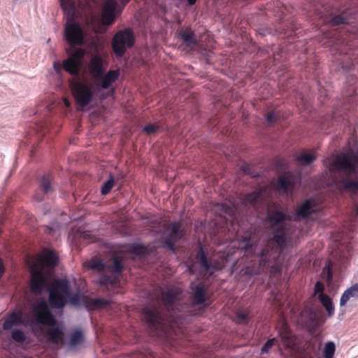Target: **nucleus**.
Returning <instances> with one entry per match:
<instances>
[{
	"instance_id": "46",
	"label": "nucleus",
	"mask_w": 358,
	"mask_h": 358,
	"mask_svg": "<svg viewBox=\"0 0 358 358\" xmlns=\"http://www.w3.org/2000/svg\"><path fill=\"white\" fill-rule=\"evenodd\" d=\"M285 301L283 299L282 294L281 293H278L274 295L273 297V305L280 309L284 305ZM279 311V310H278Z\"/></svg>"
},
{
	"instance_id": "7",
	"label": "nucleus",
	"mask_w": 358,
	"mask_h": 358,
	"mask_svg": "<svg viewBox=\"0 0 358 358\" xmlns=\"http://www.w3.org/2000/svg\"><path fill=\"white\" fill-rule=\"evenodd\" d=\"M135 43V37L132 30L125 28L117 31L112 40V48L117 57H122L127 49L133 47Z\"/></svg>"
},
{
	"instance_id": "45",
	"label": "nucleus",
	"mask_w": 358,
	"mask_h": 358,
	"mask_svg": "<svg viewBox=\"0 0 358 358\" xmlns=\"http://www.w3.org/2000/svg\"><path fill=\"white\" fill-rule=\"evenodd\" d=\"M266 121L268 124H273L279 119V114L275 111L268 112L266 115Z\"/></svg>"
},
{
	"instance_id": "8",
	"label": "nucleus",
	"mask_w": 358,
	"mask_h": 358,
	"mask_svg": "<svg viewBox=\"0 0 358 358\" xmlns=\"http://www.w3.org/2000/svg\"><path fill=\"white\" fill-rule=\"evenodd\" d=\"M165 229L164 232V238H162L163 247L167 248L172 252H176V243L183 236L180 222H173L169 224H164Z\"/></svg>"
},
{
	"instance_id": "53",
	"label": "nucleus",
	"mask_w": 358,
	"mask_h": 358,
	"mask_svg": "<svg viewBox=\"0 0 358 358\" xmlns=\"http://www.w3.org/2000/svg\"><path fill=\"white\" fill-rule=\"evenodd\" d=\"M187 1L189 6H193L195 4V3L196 2L197 0H187Z\"/></svg>"
},
{
	"instance_id": "34",
	"label": "nucleus",
	"mask_w": 358,
	"mask_h": 358,
	"mask_svg": "<svg viewBox=\"0 0 358 358\" xmlns=\"http://www.w3.org/2000/svg\"><path fill=\"white\" fill-rule=\"evenodd\" d=\"M88 267L92 270L96 271L100 273L101 275L102 274H105V263L100 259L95 258L92 259L88 262Z\"/></svg>"
},
{
	"instance_id": "15",
	"label": "nucleus",
	"mask_w": 358,
	"mask_h": 358,
	"mask_svg": "<svg viewBox=\"0 0 358 358\" xmlns=\"http://www.w3.org/2000/svg\"><path fill=\"white\" fill-rule=\"evenodd\" d=\"M47 285V278L42 270H33L31 273L30 288L32 293L41 294Z\"/></svg>"
},
{
	"instance_id": "22",
	"label": "nucleus",
	"mask_w": 358,
	"mask_h": 358,
	"mask_svg": "<svg viewBox=\"0 0 358 358\" xmlns=\"http://www.w3.org/2000/svg\"><path fill=\"white\" fill-rule=\"evenodd\" d=\"M180 294V291L176 287L169 288L162 292L161 300L168 310L173 309L175 303L179 299Z\"/></svg>"
},
{
	"instance_id": "25",
	"label": "nucleus",
	"mask_w": 358,
	"mask_h": 358,
	"mask_svg": "<svg viewBox=\"0 0 358 358\" xmlns=\"http://www.w3.org/2000/svg\"><path fill=\"white\" fill-rule=\"evenodd\" d=\"M179 36L182 42L189 48H193L197 45V39L191 28H187L180 31Z\"/></svg>"
},
{
	"instance_id": "18",
	"label": "nucleus",
	"mask_w": 358,
	"mask_h": 358,
	"mask_svg": "<svg viewBox=\"0 0 358 358\" xmlns=\"http://www.w3.org/2000/svg\"><path fill=\"white\" fill-rule=\"evenodd\" d=\"M45 335L48 341L52 344L62 343L64 338V329L62 324L57 322L55 326H47Z\"/></svg>"
},
{
	"instance_id": "41",
	"label": "nucleus",
	"mask_w": 358,
	"mask_h": 358,
	"mask_svg": "<svg viewBox=\"0 0 358 358\" xmlns=\"http://www.w3.org/2000/svg\"><path fill=\"white\" fill-rule=\"evenodd\" d=\"M11 338L15 341L18 342V343H23L26 339V336H25L24 334L23 333V331L20 329H13L12 331Z\"/></svg>"
},
{
	"instance_id": "29",
	"label": "nucleus",
	"mask_w": 358,
	"mask_h": 358,
	"mask_svg": "<svg viewBox=\"0 0 358 358\" xmlns=\"http://www.w3.org/2000/svg\"><path fill=\"white\" fill-rule=\"evenodd\" d=\"M41 263L49 268H53L57 264L58 258L55 252L46 250L41 257Z\"/></svg>"
},
{
	"instance_id": "44",
	"label": "nucleus",
	"mask_w": 358,
	"mask_h": 358,
	"mask_svg": "<svg viewBox=\"0 0 358 358\" xmlns=\"http://www.w3.org/2000/svg\"><path fill=\"white\" fill-rule=\"evenodd\" d=\"M222 207V209L223 210V212L225 214H227L231 217H233L236 213V208L235 207L234 204H232L231 206H228L226 203H222L220 205Z\"/></svg>"
},
{
	"instance_id": "35",
	"label": "nucleus",
	"mask_w": 358,
	"mask_h": 358,
	"mask_svg": "<svg viewBox=\"0 0 358 358\" xmlns=\"http://www.w3.org/2000/svg\"><path fill=\"white\" fill-rule=\"evenodd\" d=\"M88 305L92 309H101L107 307L109 301L103 298H95L90 299Z\"/></svg>"
},
{
	"instance_id": "36",
	"label": "nucleus",
	"mask_w": 358,
	"mask_h": 358,
	"mask_svg": "<svg viewBox=\"0 0 358 358\" xmlns=\"http://www.w3.org/2000/svg\"><path fill=\"white\" fill-rule=\"evenodd\" d=\"M83 341V334L80 330H76L71 334L69 345L73 348L75 347Z\"/></svg>"
},
{
	"instance_id": "27",
	"label": "nucleus",
	"mask_w": 358,
	"mask_h": 358,
	"mask_svg": "<svg viewBox=\"0 0 358 358\" xmlns=\"http://www.w3.org/2000/svg\"><path fill=\"white\" fill-rule=\"evenodd\" d=\"M352 298L358 299V282L352 285L343 293L340 299V306H344Z\"/></svg>"
},
{
	"instance_id": "19",
	"label": "nucleus",
	"mask_w": 358,
	"mask_h": 358,
	"mask_svg": "<svg viewBox=\"0 0 358 358\" xmlns=\"http://www.w3.org/2000/svg\"><path fill=\"white\" fill-rule=\"evenodd\" d=\"M103 61L99 55L93 56L89 62L87 68L90 76L99 81L104 73Z\"/></svg>"
},
{
	"instance_id": "21",
	"label": "nucleus",
	"mask_w": 358,
	"mask_h": 358,
	"mask_svg": "<svg viewBox=\"0 0 358 358\" xmlns=\"http://www.w3.org/2000/svg\"><path fill=\"white\" fill-rule=\"evenodd\" d=\"M116 0H107L102 10V22L104 25L113 24L115 19Z\"/></svg>"
},
{
	"instance_id": "23",
	"label": "nucleus",
	"mask_w": 358,
	"mask_h": 358,
	"mask_svg": "<svg viewBox=\"0 0 358 358\" xmlns=\"http://www.w3.org/2000/svg\"><path fill=\"white\" fill-rule=\"evenodd\" d=\"M192 291V299L194 305H201L206 301V290L203 282H192L189 287Z\"/></svg>"
},
{
	"instance_id": "26",
	"label": "nucleus",
	"mask_w": 358,
	"mask_h": 358,
	"mask_svg": "<svg viewBox=\"0 0 358 358\" xmlns=\"http://www.w3.org/2000/svg\"><path fill=\"white\" fill-rule=\"evenodd\" d=\"M301 315L306 317V324L310 328L315 329L318 326V315L313 308H304Z\"/></svg>"
},
{
	"instance_id": "33",
	"label": "nucleus",
	"mask_w": 358,
	"mask_h": 358,
	"mask_svg": "<svg viewBox=\"0 0 358 358\" xmlns=\"http://www.w3.org/2000/svg\"><path fill=\"white\" fill-rule=\"evenodd\" d=\"M350 22L348 10H345L341 14L334 16L331 20V23L334 26L345 24H348Z\"/></svg>"
},
{
	"instance_id": "24",
	"label": "nucleus",
	"mask_w": 358,
	"mask_h": 358,
	"mask_svg": "<svg viewBox=\"0 0 358 358\" xmlns=\"http://www.w3.org/2000/svg\"><path fill=\"white\" fill-rule=\"evenodd\" d=\"M119 76L118 70H110L105 75L103 74L99 81H95V85L102 89H108L118 79Z\"/></svg>"
},
{
	"instance_id": "37",
	"label": "nucleus",
	"mask_w": 358,
	"mask_h": 358,
	"mask_svg": "<svg viewBox=\"0 0 358 358\" xmlns=\"http://www.w3.org/2000/svg\"><path fill=\"white\" fill-rule=\"evenodd\" d=\"M315 158L316 157L313 154L303 152L301 155L297 156L296 160L301 165H309L315 161Z\"/></svg>"
},
{
	"instance_id": "20",
	"label": "nucleus",
	"mask_w": 358,
	"mask_h": 358,
	"mask_svg": "<svg viewBox=\"0 0 358 358\" xmlns=\"http://www.w3.org/2000/svg\"><path fill=\"white\" fill-rule=\"evenodd\" d=\"M266 193L265 189H261L258 191L246 194L242 198V202L245 205H250L255 208L264 203L266 199Z\"/></svg>"
},
{
	"instance_id": "47",
	"label": "nucleus",
	"mask_w": 358,
	"mask_h": 358,
	"mask_svg": "<svg viewBox=\"0 0 358 358\" xmlns=\"http://www.w3.org/2000/svg\"><path fill=\"white\" fill-rule=\"evenodd\" d=\"M324 286L321 282H317L315 285L314 287V294H318V296H321V294H325L324 293Z\"/></svg>"
},
{
	"instance_id": "2",
	"label": "nucleus",
	"mask_w": 358,
	"mask_h": 358,
	"mask_svg": "<svg viewBox=\"0 0 358 358\" xmlns=\"http://www.w3.org/2000/svg\"><path fill=\"white\" fill-rule=\"evenodd\" d=\"M85 55L84 49L77 48L74 52H69L68 58L63 61L64 69L74 76L69 80V87L77 105L81 108L88 106L94 96L92 85L79 77Z\"/></svg>"
},
{
	"instance_id": "11",
	"label": "nucleus",
	"mask_w": 358,
	"mask_h": 358,
	"mask_svg": "<svg viewBox=\"0 0 358 358\" xmlns=\"http://www.w3.org/2000/svg\"><path fill=\"white\" fill-rule=\"evenodd\" d=\"M143 315L150 329L157 330L162 327L164 319L158 307L151 306L144 308Z\"/></svg>"
},
{
	"instance_id": "31",
	"label": "nucleus",
	"mask_w": 358,
	"mask_h": 358,
	"mask_svg": "<svg viewBox=\"0 0 358 358\" xmlns=\"http://www.w3.org/2000/svg\"><path fill=\"white\" fill-rule=\"evenodd\" d=\"M333 266L332 262L329 260L321 273V277L326 280L328 285H330L333 280Z\"/></svg>"
},
{
	"instance_id": "1",
	"label": "nucleus",
	"mask_w": 358,
	"mask_h": 358,
	"mask_svg": "<svg viewBox=\"0 0 358 358\" xmlns=\"http://www.w3.org/2000/svg\"><path fill=\"white\" fill-rule=\"evenodd\" d=\"M290 216L285 212L274 209L268 210L266 213V221L269 224V229L273 234L268 238L264 247L259 252H256L257 240L255 232L248 231L244 234L240 243L241 249L247 252L254 251L257 265L255 263L252 267H247L245 273L255 275L264 272L272 260L276 261L286 246V222L290 220Z\"/></svg>"
},
{
	"instance_id": "55",
	"label": "nucleus",
	"mask_w": 358,
	"mask_h": 358,
	"mask_svg": "<svg viewBox=\"0 0 358 358\" xmlns=\"http://www.w3.org/2000/svg\"><path fill=\"white\" fill-rule=\"evenodd\" d=\"M120 1H121V3L124 6L129 2L130 0H120Z\"/></svg>"
},
{
	"instance_id": "50",
	"label": "nucleus",
	"mask_w": 358,
	"mask_h": 358,
	"mask_svg": "<svg viewBox=\"0 0 358 358\" xmlns=\"http://www.w3.org/2000/svg\"><path fill=\"white\" fill-rule=\"evenodd\" d=\"M4 272H5V268H4L3 264L2 262V260L0 259V279L3 276Z\"/></svg>"
},
{
	"instance_id": "42",
	"label": "nucleus",
	"mask_w": 358,
	"mask_h": 358,
	"mask_svg": "<svg viewBox=\"0 0 358 358\" xmlns=\"http://www.w3.org/2000/svg\"><path fill=\"white\" fill-rule=\"evenodd\" d=\"M278 340L275 338L268 339L261 349V354H266L269 352L272 347L278 343Z\"/></svg>"
},
{
	"instance_id": "56",
	"label": "nucleus",
	"mask_w": 358,
	"mask_h": 358,
	"mask_svg": "<svg viewBox=\"0 0 358 358\" xmlns=\"http://www.w3.org/2000/svg\"><path fill=\"white\" fill-rule=\"evenodd\" d=\"M354 65H355V64H354V63H352V64H350V66H348V67H346V68H347V69H352V66H354Z\"/></svg>"
},
{
	"instance_id": "51",
	"label": "nucleus",
	"mask_w": 358,
	"mask_h": 358,
	"mask_svg": "<svg viewBox=\"0 0 358 358\" xmlns=\"http://www.w3.org/2000/svg\"><path fill=\"white\" fill-rule=\"evenodd\" d=\"M348 259V255H343L342 257H341V259L339 260V263L341 265H343L345 264L346 261Z\"/></svg>"
},
{
	"instance_id": "30",
	"label": "nucleus",
	"mask_w": 358,
	"mask_h": 358,
	"mask_svg": "<svg viewBox=\"0 0 358 358\" xmlns=\"http://www.w3.org/2000/svg\"><path fill=\"white\" fill-rule=\"evenodd\" d=\"M318 299L327 310L328 316L331 317L334 314L335 310L331 299L327 294H321V296H318Z\"/></svg>"
},
{
	"instance_id": "14",
	"label": "nucleus",
	"mask_w": 358,
	"mask_h": 358,
	"mask_svg": "<svg viewBox=\"0 0 358 358\" xmlns=\"http://www.w3.org/2000/svg\"><path fill=\"white\" fill-rule=\"evenodd\" d=\"M196 259L199 262L201 267L207 271L221 270L224 266L223 262L220 263L208 259L204 249L200 243L199 244V250L196 255Z\"/></svg>"
},
{
	"instance_id": "13",
	"label": "nucleus",
	"mask_w": 358,
	"mask_h": 358,
	"mask_svg": "<svg viewBox=\"0 0 358 358\" xmlns=\"http://www.w3.org/2000/svg\"><path fill=\"white\" fill-rule=\"evenodd\" d=\"M348 32L345 36L341 35V31L332 30L329 34H327L326 36L328 38H332L336 41L341 43H346L350 48H355L358 47V44H353L352 39H358V29L352 27V30L345 29Z\"/></svg>"
},
{
	"instance_id": "43",
	"label": "nucleus",
	"mask_w": 358,
	"mask_h": 358,
	"mask_svg": "<svg viewBox=\"0 0 358 358\" xmlns=\"http://www.w3.org/2000/svg\"><path fill=\"white\" fill-rule=\"evenodd\" d=\"M159 130V126L157 124H148L143 128V132L147 135L155 134Z\"/></svg>"
},
{
	"instance_id": "4",
	"label": "nucleus",
	"mask_w": 358,
	"mask_h": 358,
	"mask_svg": "<svg viewBox=\"0 0 358 358\" xmlns=\"http://www.w3.org/2000/svg\"><path fill=\"white\" fill-rule=\"evenodd\" d=\"M64 13L68 16L64 27V39L71 45H82L85 43V33L82 27L73 21L75 2L73 0H59Z\"/></svg>"
},
{
	"instance_id": "57",
	"label": "nucleus",
	"mask_w": 358,
	"mask_h": 358,
	"mask_svg": "<svg viewBox=\"0 0 358 358\" xmlns=\"http://www.w3.org/2000/svg\"><path fill=\"white\" fill-rule=\"evenodd\" d=\"M244 172L246 173L247 174H250L249 172L247 171L246 169H244Z\"/></svg>"
},
{
	"instance_id": "3",
	"label": "nucleus",
	"mask_w": 358,
	"mask_h": 358,
	"mask_svg": "<svg viewBox=\"0 0 358 358\" xmlns=\"http://www.w3.org/2000/svg\"><path fill=\"white\" fill-rule=\"evenodd\" d=\"M358 150L353 155V160L346 155H338L330 164L331 171H343L345 178L336 180L343 189L358 193Z\"/></svg>"
},
{
	"instance_id": "38",
	"label": "nucleus",
	"mask_w": 358,
	"mask_h": 358,
	"mask_svg": "<svg viewBox=\"0 0 358 358\" xmlns=\"http://www.w3.org/2000/svg\"><path fill=\"white\" fill-rule=\"evenodd\" d=\"M236 322L238 324H246L249 322L250 316V312L248 310H238L236 313Z\"/></svg>"
},
{
	"instance_id": "54",
	"label": "nucleus",
	"mask_w": 358,
	"mask_h": 358,
	"mask_svg": "<svg viewBox=\"0 0 358 358\" xmlns=\"http://www.w3.org/2000/svg\"><path fill=\"white\" fill-rule=\"evenodd\" d=\"M78 297L77 296H74L71 298V301L72 303H76L78 301Z\"/></svg>"
},
{
	"instance_id": "9",
	"label": "nucleus",
	"mask_w": 358,
	"mask_h": 358,
	"mask_svg": "<svg viewBox=\"0 0 358 358\" xmlns=\"http://www.w3.org/2000/svg\"><path fill=\"white\" fill-rule=\"evenodd\" d=\"M33 314L37 323L45 326H55L57 321L50 311L46 301H41L33 308Z\"/></svg>"
},
{
	"instance_id": "40",
	"label": "nucleus",
	"mask_w": 358,
	"mask_h": 358,
	"mask_svg": "<svg viewBox=\"0 0 358 358\" xmlns=\"http://www.w3.org/2000/svg\"><path fill=\"white\" fill-rule=\"evenodd\" d=\"M336 350V346L334 342L329 341L326 343L324 350V358H332L334 355Z\"/></svg>"
},
{
	"instance_id": "17",
	"label": "nucleus",
	"mask_w": 358,
	"mask_h": 358,
	"mask_svg": "<svg viewBox=\"0 0 358 358\" xmlns=\"http://www.w3.org/2000/svg\"><path fill=\"white\" fill-rule=\"evenodd\" d=\"M294 186L295 181L292 174L289 172H285L278 176L275 188L280 192L288 194L293 192Z\"/></svg>"
},
{
	"instance_id": "32",
	"label": "nucleus",
	"mask_w": 358,
	"mask_h": 358,
	"mask_svg": "<svg viewBox=\"0 0 358 358\" xmlns=\"http://www.w3.org/2000/svg\"><path fill=\"white\" fill-rule=\"evenodd\" d=\"M129 251L136 255H145L150 253L148 246L140 243H133L129 245Z\"/></svg>"
},
{
	"instance_id": "16",
	"label": "nucleus",
	"mask_w": 358,
	"mask_h": 358,
	"mask_svg": "<svg viewBox=\"0 0 358 358\" xmlns=\"http://www.w3.org/2000/svg\"><path fill=\"white\" fill-rule=\"evenodd\" d=\"M316 205L313 200L308 199L299 204L294 213V220H305L316 212Z\"/></svg>"
},
{
	"instance_id": "5",
	"label": "nucleus",
	"mask_w": 358,
	"mask_h": 358,
	"mask_svg": "<svg viewBox=\"0 0 358 358\" xmlns=\"http://www.w3.org/2000/svg\"><path fill=\"white\" fill-rule=\"evenodd\" d=\"M49 303L52 308H62L71 296V288L67 280L55 279L48 288Z\"/></svg>"
},
{
	"instance_id": "28",
	"label": "nucleus",
	"mask_w": 358,
	"mask_h": 358,
	"mask_svg": "<svg viewBox=\"0 0 358 358\" xmlns=\"http://www.w3.org/2000/svg\"><path fill=\"white\" fill-rule=\"evenodd\" d=\"M23 324L22 314L21 313L13 312L3 324L4 330L10 329L14 325Z\"/></svg>"
},
{
	"instance_id": "12",
	"label": "nucleus",
	"mask_w": 358,
	"mask_h": 358,
	"mask_svg": "<svg viewBox=\"0 0 358 358\" xmlns=\"http://www.w3.org/2000/svg\"><path fill=\"white\" fill-rule=\"evenodd\" d=\"M54 177L51 173L44 174L38 180V189L34 195V198L38 201L44 200L45 195L52 193L55 191V186L53 184Z\"/></svg>"
},
{
	"instance_id": "6",
	"label": "nucleus",
	"mask_w": 358,
	"mask_h": 358,
	"mask_svg": "<svg viewBox=\"0 0 358 358\" xmlns=\"http://www.w3.org/2000/svg\"><path fill=\"white\" fill-rule=\"evenodd\" d=\"M123 259L120 256L113 255L112 258L105 262V272L110 274H102L99 278V283L105 286L117 285L118 278L123 271Z\"/></svg>"
},
{
	"instance_id": "52",
	"label": "nucleus",
	"mask_w": 358,
	"mask_h": 358,
	"mask_svg": "<svg viewBox=\"0 0 358 358\" xmlns=\"http://www.w3.org/2000/svg\"><path fill=\"white\" fill-rule=\"evenodd\" d=\"M64 104H65V106H66V107H69V106H70L71 103H70V101H69V99H68L64 98Z\"/></svg>"
},
{
	"instance_id": "49",
	"label": "nucleus",
	"mask_w": 358,
	"mask_h": 358,
	"mask_svg": "<svg viewBox=\"0 0 358 358\" xmlns=\"http://www.w3.org/2000/svg\"><path fill=\"white\" fill-rule=\"evenodd\" d=\"M275 164H276V166H278L280 169H283L285 167V166L287 164V162L284 159H280L276 161Z\"/></svg>"
},
{
	"instance_id": "48",
	"label": "nucleus",
	"mask_w": 358,
	"mask_h": 358,
	"mask_svg": "<svg viewBox=\"0 0 358 358\" xmlns=\"http://www.w3.org/2000/svg\"><path fill=\"white\" fill-rule=\"evenodd\" d=\"M80 238H83V240L88 241L89 242L94 241V238L92 236L90 231H84L81 233Z\"/></svg>"
},
{
	"instance_id": "39",
	"label": "nucleus",
	"mask_w": 358,
	"mask_h": 358,
	"mask_svg": "<svg viewBox=\"0 0 358 358\" xmlns=\"http://www.w3.org/2000/svg\"><path fill=\"white\" fill-rule=\"evenodd\" d=\"M115 179L112 175H110L109 178L104 182L103 185L101 187V192L103 195L108 194L112 189L114 186Z\"/></svg>"
},
{
	"instance_id": "10",
	"label": "nucleus",
	"mask_w": 358,
	"mask_h": 358,
	"mask_svg": "<svg viewBox=\"0 0 358 358\" xmlns=\"http://www.w3.org/2000/svg\"><path fill=\"white\" fill-rule=\"evenodd\" d=\"M278 335L285 350H287L291 356H295L299 351L296 338L293 335L285 322H284L279 329Z\"/></svg>"
},
{
	"instance_id": "58",
	"label": "nucleus",
	"mask_w": 358,
	"mask_h": 358,
	"mask_svg": "<svg viewBox=\"0 0 358 358\" xmlns=\"http://www.w3.org/2000/svg\"><path fill=\"white\" fill-rule=\"evenodd\" d=\"M357 210H358V207H357Z\"/></svg>"
}]
</instances>
